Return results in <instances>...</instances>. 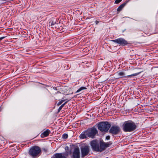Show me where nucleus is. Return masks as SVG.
<instances>
[{"mask_svg": "<svg viewBox=\"0 0 158 158\" xmlns=\"http://www.w3.org/2000/svg\"><path fill=\"white\" fill-rule=\"evenodd\" d=\"M137 126L134 122L129 120L125 121L123 125V129L125 132H131L135 130Z\"/></svg>", "mask_w": 158, "mask_h": 158, "instance_id": "1", "label": "nucleus"}, {"mask_svg": "<svg viewBox=\"0 0 158 158\" xmlns=\"http://www.w3.org/2000/svg\"><path fill=\"white\" fill-rule=\"evenodd\" d=\"M41 150L40 147L37 146H34L30 149L29 151V154L30 156L33 158L38 156L40 153Z\"/></svg>", "mask_w": 158, "mask_h": 158, "instance_id": "2", "label": "nucleus"}, {"mask_svg": "<svg viewBox=\"0 0 158 158\" xmlns=\"http://www.w3.org/2000/svg\"><path fill=\"white\" fill-rule=\"evenodd\" d=\"M98 133V131L95 127L89 128L86 130V134L88 137L94 139Z\"/></svg>", "mask_w": 158, "mask_h": 158, "instance_id": "3", "label": "nucleus"}, {"mask_svg": "<svg viewBox=\"0 0 158 158\" xmlns=\"http://www.w3.org/2000/svg\"><path fill=\"white\" fill-rule=\"evenodd\" d=\"M110 126V124L108 122H99V130L102 131L107 132Z\"/></svg>", "mask_w": 158, "mask_h": 158, "instance_id": "4", "label": "nucleus"}, {"mask_svg": "<svg viewBox=\"0 0 158 158\" xmlns=\"http://www.w3.org/2000/svg\"><path fill=\"white\" fill-rule=\"evenodd\" d=\"M65 149L66 152L64 154L62 153H56L52 157V158H66L64 156H68L69 154H71V152L69 150V147L68 146H66L65 148Z\"/></svg>", "mask_w": 158, "mask_h": 158, "instance_id": "5", "label": "nucleus"}, {"mask_svg": "<svg viewBox=\"0 0 158 158\" xmlns=\"http://www.w3.org/2000/svg\"><path fill=\"white\" fill-rule=\"evenodd\" d=\"M120 127L117 125H113L110 129L109 132L113 135L118 134L120 132Z\"/></svg>", "mask_w": 158, "mask_h": 158, "instance_id": "6", "label": "nucleus"}, {"mask_svg": "<svg viewBox=\"0 0 158 158\" xmlns=\"http://www.w3.org/2000/svg\"><path fill=\"white\" fill-rule=\"evenodd\" d=\"M82 157L87 155L89 152V147L87 145L82 146L81 148Z\"/></svg>", "mask_w": 158, "mask_h": 158, "instance_id": "7", "label": "nucleus"}, {"mask_svg": "<svg viewBox=\"0 0 158 158\" xmlns=\"http://www.w3.org/2000/svg\"><path fill=\"white\" fill-rule=\"evenodd\" d=\"M112 42L117 43L119 44V45L124 46L127 45L128 44L127 41L125 40L124 39L120 38L115 40H112Z\"/></svg>", "mask_w": 158, "mask_h": 158, "instance_id": "8", "label": "nucleus"}, {"mask_svg": "<svg viewBox=\"0 0 158 158\" xmlns=\"http://www.w3.org/2000/svg\"><path fill=\"white\" fill-rule=\"evenodd\" d=\"M141 72L137 73H134L130 75H127L126 76H125V73L123 72H117L116 73L117 74L118 76V77L117 78H122L123 77H125L127 78L129 77H131L139 75Z\"/></svg>", "mask_w": 158, "mask_h": 158, "instance_id": "9", "label": "nucleus"}, {"mask_svg": "<svg viewBox=\"0 0 158 158\" xmlns=\"http://www.w3.org/2000/svg\"><path fill=\"white\" fill-rule=\"evenodd\" d=\"M110 142L105 143L100 141L99 145V152H101L105 150L106 148L109 147L110 145Z\"/></svg>", "mask_w": 158, "mask_h": 158, "instance_id": "10", "label": "nucleus"}, {"mask_svg": "<svg viewBox=\"0 0 158 158\" xmlns=\"http://www.w3.org/2000/svg\"><path fill=\"white\" fill-rule=\"evenodd\" d=\"M90 144L94 150L99 151V143L97 140H93L90 142Z\"/></svg>", "mask_w": 158, "mask_h": 158, "instance_id": "11", "label": "nucleus"}, {"mask_svg": "<svg viewBox=\"0 0 158 158\" xmlns=\"http://www.w3.org/2000/svg\"><path fill=\"white\" fill-rule=\"evenodd\" d=\"M80 152L79 148H76L74 149L73 152V158H80Z\"/></svg>", "mask_w": 158, "mask_h": 158, "instance_id": "12", "label": "nucleus"}, {"mask_svg": "<svg viewBox=\"0 0 158 158\" xmlns=\"http://www.w3.org/2000/svg\"><path fill=\"white\" fill-rule=\"evenodd\" d=\"M128 1H126L123 4L120 5L118 7L117 9V11L118 12L120 11L123 8L124 6L126 5V4L128 2Z\"/></svg>", "mask_w": 158, "mask_h": 158, "instance_id": "13", "label": "nucleus"}, {"mask_svg": "<svg viewBox=\"0 0 158 158\" xmlns=\"http://www.w3.org/2000/svg\"><path fill=\"white\" fill-rule=\"evenodd\" d=\"M79 137L81 139H83L88 137L86 134V131L82 133L80 135Z\"/></svg>", "mask_w": 158, "mask_h": 158, "instance_id": "14", "label": "nucleus"}, {"mask_svg": "<svg viewBox=\"0 0 158 158\" xmlns=\"http://www.w3.org/2000/svg\"><path fill=\"white\" fill-rule=\"evenodd\" d=\"M50 133V131L48 130H47L44 132L42 134V135L44 137H46L48 136Z\"/></svg>", "mask_w": 158, "mask_h": 158, "instance_id": "15", "label": "nucleus"}, {"mask_svg": "<svg viewBox=\"0 0 158 158\" xmlns=\"http://www.w3.org/2000/svg\"><path fill=\"white\" fill-rule=\"evenodd\" d=\"M69 100H67L64 103L62 104L59 108L58 110V111L59 112L63 108V107L69 102Z\"/></svg>", "mask_w": 158, "mask_h": 158, "instance_id": "16", "label": "nucleus"}, {"mask_svg": "<svg viewBox=\"0 0 158 158\" xmlns=\"http://www.w3.org/2000/svg\"><path fill=\"white\" fill-rule=\"evenodd\" d=\"M86 89V88L85 87H80L78 90H77V91H76V93H78L81 91L82 90L85 89Z\"/></svg>", "mask_w": 158, "mask_h": 158, "instance_id": "17", "label": "nucleus"}, {"mask_svg": "<svg viewBox=\"0 0 158 158\" xmlns=\"http://www.w3.org/2000/svg\"><path fill=\"white\" fill-rule=\"evenodd\" d=\"M65 100L63 99L62 100L60 101L59 102H58V103L57 104L58 106H59L63 102L65 101Z\"/></svg>", "mask_w": 158, "mask_h": 158, "instance_id": "18", "label": "nucleus"}, {"mask_svg": "<svg viewBox=\"0 0 158 158\" xmlns=\"http://www.w3.org/2000/svg\"><path fill=\"white\" fill-rule=\"evenodd\" d=\"M63 137L64 139H66L68 137V135L67 134H64L63 135Z\"/></svg>", "mask_w": 158, "mask_h": 158, "instance_id": "19", "label": "nucleus"}, {"mask_svg": "<svg viewBox=\"0 0 158 158\" xmlns=\"http://www.w3.org/2000/svg\"><path fill=\"white\" fill-rule=\"evenodd\" d=\"M122 0H115L114 3L116 4H118L122 1Z\"/></svg>", "mask_w": 158, "mask_h": 158, "instance_id": "20", "label": "nucleus"}, {"mask_svg": "<svg viewBox=\"0 0 158 158\" xmlns=\"http://www.w3.org/2000/svg\"><path fill=\"white\" fill-rule=\"evenodd\" d=\"M110 136L109 135H108L106 136V139L107 140H109L110 139Z\"/></svg>", "mask_w": 158, "mask_h": 158, "instance_id": "21", "label": "nucleus"}, {"mask_svg": "<svg viewBox=\"0 0 158 158\" xmlns=\"http://www.w3.org/2000/svg\"><path fill=\"white\" fill-rule=\"evenodd\" d=\"M5 38L4 37H2L0 38V40H2V39H4Z\"/></svg>", "mask_w": 158, "mask_h": 158, "instance_id": "22", "label": "nucleus"}, {"mask_svg": "<svg viewBox=\"0 0 158 158\" xmlns=\"http://www.w3.org/2000/svg\"><path fill=\"white\" fill-rule=\"evenodd\" d=\"M96 126H97V127H98V129H99V123H97L96 124Z\"/></svg>", "mask_w": 158, "mask_h": 158, "instance_id": "23", "label": "nucleus"}, {"mask_svg": "<svg viewBox=\"0 0 158 158\" xmlns=\"http://www.w3.org/2000/svg\"><path fill=\"white\" fill-rule=\"evenodd\" d=\"M43 149V150H44V152H47V149H45V148H44Z\"/></svg>", "mask_w": 158, "mask_h": 158, "instance_id": "24", "label": "nucleus"}, {"mask_svg": "<svg viewBox=\"0 0 158 158\" xmlns=\"http://www.w3.org/2000/svg\"><path fill=\"white\" fill-rule=\"evenodd\" d=\"M54 25V24L53 23V22H52L51 23V25Z\"/></svg>", "mask_w": 158, "mask_h": 158, "instance_id": "25", "label": "nucleus"}, {"mask_svg": "<svg viewBox=\"0 0 158 158\" xmlns=\"http://www.w3.org/2000/svg\"><path fill=\"white\" fill-rule=\"evenodd\" d=\"M53 89H56V87H55H55H54V88H53Z\"/></svg>", "mask_w": 158, "mask_h": 158, "instance_id": "26", "label": "nucleus"}, {"mask_svg": "<svg viewBox=\"0 0 158 158\" xmlns=\"http://www.w3.org/2000/svg\"><path fill=\"white\" fill-rule=\"evenodd\" d=\"M46 90H47V91H48V89H46Z\"/></svg>", "mask_w": 158, "mask_h": 158, "instance_id": "27", "label": "nucleus"}]
</instances>
